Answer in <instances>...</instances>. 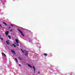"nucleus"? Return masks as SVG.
I'll list each match as a JSON object with an SVG mask.
<instances>
[{
  "instance_id": "1",
  "label": "nucleus",
  "mask_w": 75,
  "mask_h": 75,
  "mask_svg": "<svg viewBox=\"0 0 75 75\" xmlns=\"http://www.w3.org/2000/svg\"><path fill=\"white\" fill-rule=\"evenodd\" d=\"M24 51L25 53V55L26 56H28V51H27L26 50H25Z\"/></svg>"
},
{
  "instance_id": "2",
  "label": "nucleus",
  "mask_w": 75,
  "mask_h": 75,
  "mask_svg": "<svg viewBox=\"0 0 75 75\" xmlns=\"http://www.w3.org/2000/svg\"><path fill=\"white\" fill-rule=\"evenodd\" d=\"M17 30H18V31H19V32H20L21 33V35H22L23 36H24V34L23 33V32H21V30H20L19 29H17Z\"/></svg>"
},
{
  "instance_id": "3",
  "label": "nucleus",
  "mask_w": 75,
  "mask_h": 75,
  "mask_svg": "<svg viewBox=\"0 0 75 75\" xmlns=\"http://www.w3.org/2000/svg\"><path fill=\"white\" fill-rule=\"evenodd\" d=\"M8 33H9V31H6V33H5V35H8Z\"/></svg>"
},
{
  "instance_id": "4",
  "label": "nucleus",
  "mask_w": 75,
  "mask_h": 75,
  "mask_svg": "<svg viewBox=\"0 0 75 75\" xmlns=\"http://www.w3.org/2000/svg\"><path fill=\"white\" fill-rule=\"evenodd\" d=\"M6 44H8V45H9V40H7L6 41Z\"/></svg>"
},
{
  "instance_id": "5",
  "label": "nucleus",
  "mask_w": 75,
  "mask_h": 75,
  "mask_svg": "<svg viewBox=\"0 0 75 75\" xmlns=\"http://www.w3.org/2000/svg\"><path fill=\"white\" fill-rule=\"evenodd\" d=\"M11 51L12 52H13V53H14V54H16V51H15L14 50H11Z\"/></svg>"
},
{
  "instance_id": "6",
  "label": "nucleus",
  "mask_w": 75,
  "mask_h": 75,
  "mask_svg": "<svg viewBox=\"0 0 75 75\" xmlns=\"http://www.w3.org/2000/svg\"><path fill=\"white\" fill-rule=\"evenodd\" d=\"M16 42L17 43H18V40L17 39H16Z\"/></svg>"
},
{
  "instance_id": "7",
  "label": "nucleus",
  "mask_w": 75,
  "mask_h": 75,
  "mask_svg": "<svg viewBox=\"0 0 75 75\" xmlns=\"http://www.w3.org/2000/svg\"><path fill=\"white\" fill-rule=\"evenodd\" d=\"M43 55L45 56V57H47V53H44Z\"/></svg>"
},
{
  "instance_id": "8",
  "label": "nucleus",
  "mask_w": 75,
  "mask_h": 75,
  "mask_svg": "<svg viewBox=\"0 0 75 75\" xmlns=\"http://www.w3.org/2000/svg\"><path fill=\"white\" fill-rule=\"evenodd\" d=\"M28 66L30 67V68H33V67H32L30 64H28Z\"/></svg>"
},
{
  "instance_id": "9",
  "label": "nucleus",
  "mask_w": 75,
  "mask_h": 75,
  "mask_svg": "<svg viewBox=\"0 0 75 75\" xmlns=\"http://www.w3.org/2000/svg\"><path fill=\"white\" fill-rule=\"evenodd\" d=\"M33 69H34L35 71V67L34 66H33Z\"/></svg>"
},
{
  "instance_id": "10",
  "label": "nucleus",
  "mask_w": 75,
  "mask_h": 75,
  "mask_svg": "<svg viewBox=\"0 0 75 75\" xmlns=\"http://www.w3.org/2000/svg\"><path fill=\"white\" fill-rule=\"evenodd\" d=\"M2 55H4V56H5V57H6V54L3 52H2Z\"/></svg>"
},
{
  "instance_id": "11",
  "label": "nucleus",
  "mask_w": 75,
  "mask_h": 75,
  "mask_svg": "<svg viewBox=\"0 0 75 75\" xmlns=\"http://www.w3.org/2000/svg\"><path fill=\"white\" fill-rule=\"evenodd\" d=\"M21 51H22V52H23V53H24V51H23V49H21Z\"/></svg>"
},
{
  "instance_id": "12",
  "label": "nucleus",
  "mask_w": 75,
  "mask_h": 75,
  "mask_svg": "<svg viewBox=\"0 0 75 75\" xmlns=\"http://www.w3.org/2000/svg\"><path fill=\"white\" fill-rule=\"evenodd\" d=\"M16 45L17 46H19V45H18V44L17 43L16 44Z\"/></svg>"
},
{
  "instance_id": "13",
  "label": "nucleus",
  "mask_w": 75,
  "mask_h": 75,
  "mask_svg": "<svg viewBox=\"0 0 75 75\" xmlns=\"http://www.w3.org/2000/svg\"><path fill=\"white\" fill-rule=\"evenodd\" d=\"M12 45L14 46V47H16V45H14V44H12Z\"/></svg>"
},
{
  "instance_id": "14",
  "label": "nucleus",
  "mask_w": 75,
  "mask_h": 75,
  "mask_svg": "<svg viewBox=\"0 0 75 75\" xmlns=\"http://www.w3.org/2000/svg\"><path fill=\"white\" fill-rule=\"evenodd\" d=\"M3 24H5V25H7V24L5 23V22H3Z\"/></svg>"
},
{
  "instance_id": "15",
  "label": "nucleus",
  "mask_w": 75,
  "mask_h": 75,
  "mask_svg": "<svg viewBox=\"0 0 75 75\" xmlns=\"http://www.w3.org/2000/svg\"><path fill=\"white\" fill-rule=\"evenodd\" d=\"M8 37H9V38L10 39V38H11V36H10V35H8Z\"/></svg>"
},
{
  "instance_id": "16",
  "label": "nucleus",
  "mask_w": 75,
  "mask_h": 75,
  "mask_svg": "<svg viewBox=\"0 0 75 75\" xmlns=\"http://www.w3.org/2000/svg\"><path fill=\"white\" fill-rule=\"evenodd\" d=\"M11 27H14V26L13 25V24H11Z\"/></svg>"
},
{
  "instance_id": "17",
  "label": "nucleus",
  "mask_w": 75,
  "mask_h": 75,
  "mask_svg": "<svg viewBox=\"0 0 75 75\" xmlns=\"http://www.w3.org/2000/svg\"><path fill=\"white\" fill-rule=\"evenodd\" d=\"M0 27H2V28H3V27H2V26H1V25H0Z\"/></svg>"
},
{
  "instance_id": "18",
  "label": "nucleus",
  "mask_w": 75,
  "mask_h": 75,
  "mask_svg": "<svg viewBox=\"0 0 75 75\" xmlns=\"http://www.w3.org/2000/svg\"><path fill=\"white\" fill-rule=\"evenodd\" d=\"M15 60H16V61H17V58H15Z\"/></svg>"
},
{
  "instance_id": "19",
  "label": "nucleus",
  "mask_w": 75,
  "mask_h": 75,
  "mask_svg": "<svg viewBox=\"0 0 75 75\" xmlns=\"http://www.w3.org/2000/svg\"><path fill=\"white\" fill-rule=\"evenodd\" d=\"M1 40H3V38H1Z\"/></svg>"
},
{
  "instance_id": "20",
  "label": "nucleus",
  "mask_w": 75,
  "mask_h": 75,
  "mask_svg": "<svg viewBox=\"0 0 75 75\" xmlns=\"http://www.w3.org/2000/svg\"><path fill=\"white\" fill-rule=\"evenodd\" d=\"M11 28V27H9L8 28L9 29H10V28Z\"/></svg>"
},
{
  "instance_id": "21",
  "label": "nucleus",
  "mask_w": 75,
  "mask_h": 75,
  "mask_svg": "<svg viewBox=\"0 0 75 75\" xmlns=\"http://www.w3.org/2000/svg\"><path fill=\"white\" fill-rule=\"evenodd\" d=\"M19 67H21V64H19Z\"/></svg>"
},
{
  "instance_id": "22",
  "label": "nucleus",
  "mask_w": 75,
  "mask_h": 75,
  "mask_svg": "<svg viewBox=\"0 0 75 75\" xmlns=\"http://www.w3.org/2000/svg\"><path fill=\"white\" fill-rule=\"evenodd\" d=\"M40 72L38 71V74H40Z\"/></svg>"
},
{
  "instance_id": "23",
  "label": "nucleus",
  "mask_w": 75,
  "mask_h": 75,
  "mask_svg": "<svg viewBox=\"0 0 75 75\" xmlns=\"http://www.w3.org/2000/svg\"><path fill=\"white\" fill-rule=\"evenodd\" d=\"M10 31H13V30H11Z\"/></svg>"
},
{
  "instance_id": "24",
  "label": "nucleus",
  "mask_w": 75,
  "mask_h": 75,
  "mask_svg": "<svg viewBox=\"0 0 75 75\" xmlns=\"http://www.w3.org/2000/svg\"><path fill=\"white\" fill-rule=\"evenodd\" d=\"M16 61L17 62H18V60H16Z\"/></svg>"
},
{
  "instance_id": "25",
  "label": "nucleus",
  "mask_w": 75,
  "mask_h": 75,
  "mask_svg": "<svg viewBox=\"0 0 75 75\" xmlns=\"http://www.w3.org/2000/svg\"><path fill=\"white\" fill-rule=\"evenodd\" d=\"M34 71V73H35V70Z\"/></svg>"
},
{
  "instance_id": "26",
  "label": "nucleus",
  "mask_w": 75,
  "mask_h": 75,
  "mask_svg": "<svg viewBox=\"0 0 75 75\" xmlns=\"http://www.w3.org/2000/svg\"><path fill=\"white\" fill-rule=\"evenodd\" d=\"M20 59H21V58H20Z\"/></svg>"
},
{
  "instance_id": "27",
  "label": "nucleus",
  "mask_w": 75,
  "mask_h": 75,
  "mask_svg": "<svg viewBox=\"0 0 75 75\" xmlns=\"http://www.w3.org/2000/svg\"><path fill=\"white\" fill-rule=\"evenodd\" d=\"M30 40L29 41V42H30Z\"/></svg>"
}]
</instances>
